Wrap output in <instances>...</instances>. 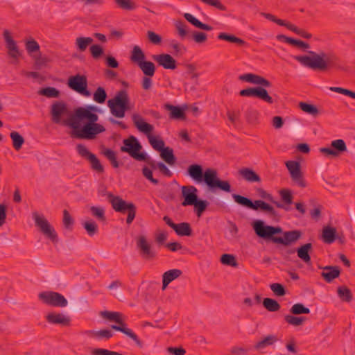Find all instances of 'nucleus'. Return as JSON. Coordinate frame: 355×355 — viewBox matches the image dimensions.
<instances>
[{"label":"nucleus","mask_w":355,"mask_h":355,"mask_svg":"<svg viewBox=\"0 0 355 355\" xmlns=\"http://www.w3.org/2000/svg\"><path fill=\"white\" fill-rule=\"evenodd\" d=\"M193 40L198 44L203 43L206 42L207 39V34L202 32H197L195 31L193 35Z\"/></svg>","instance_id":"64"},{"label":"nucleus","mask_w":355,"mask_h":355,"mask_svg":"<svg viewBox=\"0 0 355 355\" xmlns=\"http://www.w3.org/2000/svg\"><path fill=\"white\" fill-rule=\"evenodd\" d=\"M87 234L90 236H94L98 232V225L93 220H87L83 223Z\"/></svg>","instance_id":"46"},{"label":"nucleus","mask_w":355,"mask_h":355,"mask_svg":"<svg viewBox=\"0 0 355 355\" xmlns=\"http://www.w3.org/2000/svg\"><path fill=\"white\" fill-rule=\"evenodd\" d=\"M85 334L89 337L105 338L106 339H109L113 336L112 332L108 329H102L98 331L89 330L86 331Z\"/></svg>","instance_id":"43"},{"label":"nucleus","mask_w":355,"mask_h":355,"mask_svg":"<svg viewBox=\"0 0 355 355\" xmlns=\"http://www.w3.org/2000/svg\"><path fill=\"white\" fill-rule=\"evenodd\" d=\"M76 150L80 156L89 161L93 171L98 173H103L104 172V168L100 162V160L96 155L91 153L85 145L78 144L76 146Z\"/></svg>","instance_id":"12"},{"label":"nucleus","mask_w":355,"mask_h":355,"mask_svg":"<svg viewBox=\"0 0 355 355\" xmlns=\"http://www.w3.org/2000/svg\"><path fill=\"white\" fill-rule=\"evenodd\" d=\"M107 98V94L104 88L98 87L94 94V100L98 103H103Z\"/></svg>","instance_id":"52"},{"label":"nucleus","mask_w":355,"mask_h":355,"mask_svg":"<svg viewBox=\"0 0 355 355\" xmlns=\"http://www.w3.org/2000/svg\"><path fill=\"white\" fill-rule=\"evenodd\" d=\"M116 323L118 324V325H112V329L123 333L129 338L132 339L139 347L142 346V343L138 338L137 336L130 329L127 327V324L125 322V318L123 314L118 319V322Z\"/></svg>","instance_id":"20"},{"label":"nucleus","mask_w":355,"mask_h":355,"mask_svg":"<svg viewBox=\"0 0 355 355\" xmlns=\"http://www.w3.org/2000/svg\"><path fill=\"white\" fill-rule=\"evenodd\" d=\"M220 262L226 266L237 267L238 263L234 255L230 254H223L220 257Z\"/></svg>","instance_id":"51"},{"label":"nucleus","mask_w":355,"mask_h":355,"mask_svg":"<svg viewBox=\"0 0 355 355\" xmlns=\"http://www.w3.org/2000/svg\"><path fill=\"white\" fill-rule=\"evenodd\" d=\"M163 220L171 227L175 233L180 236H190L192 235V229L189 223L182 222L178 224L175 223L171 218L164 216Z\"/></svg>","instance_id":"18"},{"label":"nucleus","mask_w":355,"mask_h":355,"mask_svg":"<svg viewBox=\"0 0 355 355\" xmlns=\"http://www.w3.org/2000/svg\"><path fill=\"white\" fill-rule=\"evenodd\" d=\"M338 295L345 302H350L352 299L351 291L346 286H340L338 288Z\"/></svg>","instance_id":"49"},{"label":"nucleus","mask_w":355,"mask_h":355,"mask_svg":"<svg viewBox=\"0 0 355 355\" xmlns=\"http://www.w3.org/2000/svg\"><path fill=\"white\" fill-rule=\"evenodd\" d=\"M90 211L93 216L97 218L98 220L104 222L106 220L105 215V210L103 207L92 206Z\"/></svg>","instance_id":"50"},{"label":"nucleus","mask_w":355,"mask_h":355,"mask_svg":"<svg viewBox=\"0 0 355 355\" xmlns=\"http://www.w3.org/2000/svg\"><path fill=\"white\" fill-rule=\"evenodd\" d=\"M177 34L181 40H184L189 35L188 26L185 22L178 20L175 22Z\"/></svg>","instance_id":"37"},{"label":"nucleus","mask_w":355,"mask_h":355,"mask_svg":"<svg viewBox=\"0 0 355 355\" xmlns=\"http://www.w3.org/2000/svg\"><path fill=\"white\" fill-rule=\"evenodd\" d=\"M207 202L202 200H197L195 202V204H193L194 205L196 213L198 216V217H200L202 214L205 211L207 207Z\"/></svg>","instance_id":"54"},{"label":"nucleus","mask_w":355,"mask_h":355,"mask_svg":"<svg viewBox=\"0 0 355 355\" xmlns=\"http://www.w3.org/2000/svg\"><path fill=\"white\" fill-rule=\"evenodd\" d=\"M239 174L247 182H260L261 178L252 169L250 168H242L239 171Z\"/></svg>","instance_id":"28"},{"label":"nucleus","mask_w":355,"mask_h":355,"mask_svg":"<svg viewBox=\"0 0 355 355\" xmlns=\"http://www.w3.org/2000/svg\"><path fill=\"white\" fill-rule=\"evenodd\" d=\"M26 49L28 53H31L40 50V45L35 40H31L26 43Z\"/></svg>","instance_id":"62"},{"label":"nucleus","mask_w":355,"mask_h":355,"mask_svg":"<svg viewBox=\"0 0 355 355\" xmlns=\"http://www.w3.org/2000/svg\"><path fill=\"white\" fill-rule=\"evenodd\" d=\"M166 110L171 111L169 117L171 119H185V113L184 110L178 106H174L170 104H165Z\"/></svg>","instance_id":"30"},{"label":"nucleus","mask_w":355,"mask_h":355,"mask_svg":"<svg viewBox=\"0 0 355 355\" xmlns=\"http://www.w3.org/2000/svg\"><path fill=\"white\" fill-rule=\"evenodd\" d=\"M118 6L123 10H132L136 8L134 2L131 0H114Z\"/></svg>","instance_id":"55"},{"label":"nucleus","mask_w":355,"mask_h":355,"mask_svg":"<svg viewBox=\"0 0 355 355\" xmlns=\"http://www.w3.org/2000/svg\"><path fill=\"white\" fill-rule=\"evenodd\" d=\"M102 196H107L113 209L122 214L128 213L126 223L130 225L134 220L136 216L137 208L132 202H127L119 196H115L105 189L101 191Z\"/></svg>","instance_id":"5"},{"label":"nucleus","mask_w":355,"mask_h":355,"mask_svg":"<svg viewBox=\"0 0 355 355\" xmlns=\"http://www.w3.org/2000/svg\"><path fill=\"white\" fill-rule=\"evenodd\" d=\"M153 58L159 64V65L163 67L166 69H175L176 68V61L169 54L162 53L159 55H154Z\"/></svg>","instance_id":"23"},{"label":"nucleus","mask_w":355,"mask_h":355,"mask_svg":"<svg viewBox=\"0 0 355 355\" xmlns=\"http://www.w3.org/2000/svg\"><path fill=\"white\" fill-rule=\"evenodd\" d=\"M93 39L89 37H80L76 39V44L80 51H85L91 43Z\"/></svg>","instance_id":"48"},{"label":"nucleus","mask_w":355,"mask_h":355,"mask_svg":"<svg viewBox=\"0 0 355 355\" xmlns=\"http://www.w3.org/2000/svg\"><path fill=\"white\" fill-rule=\"evenodd\" d=\"M142 146L134 136H130L123 140V146L121 147V151L128 153L132 157L136 160H146L147 154L139 153Z\"/></svg>","instance_id":"9"},{"label":"nucleus","mask_w":355,"mask_h":355,"mask_svg":"<svg viewBox=\"0 0 355 355\" xmlns=\"http://www.w3.org/2000/svg\"><path fill=\"white\" fill-rule=\"evenodd\" d=\"M182 274L179 269H172L165 272L162 275V290H165L168 285Z\"/></svg>","instance_id":"26"},{"label":"nucleus","mask_w":355,"mask_h":355,"mask_svg":"<svg viewBox=\"0 0 355 355\" xmlns=\"http://www.w3.org/2000/svg\"><path fill=\"white\" fill-rule=\"evenodd\" d=\"M239 95L243 97H257L268 104L274 103L272 98L263 87H249L242 89L239 92Z\"/></svg>","instance_id":"15"},{"label":"nucleus","mask_w":355,"mask_h":355,"mask_svg":"<svg viewBox=\"0 0 355 355\" xmlns=\"http://www.w3.org/2000/svg\"><path fill=\"white\" fill-rule=\"evenodd\" d=\"M271 291L277 296H284L286 295V289L284 286L279 283H273L270 285Z\"/></svg>","instance_id":"56"},{"label":"nucleus","mask_w":355,"mask_h":355,"mask_svg":"<svg viewBox=\"0 0 355 355\" xmlns=\"http://www.w3.org/2000/svg\"><path fill=\"white\" fill-rule=\"evenodd\" d=\"M136 244L139 251L140 256L144 260L151 261L156 258V252L152 248L145 236H139L136 239Z\"/></svg>","instance_id":"14"},{"label":"nucleus","mask_w":355,"mask_h":355,"mask_svg":"<svg viewBox=\"0 0 355 355\" xmlns=\"http://www.w3.org/2000/svg\"><path fill=\"white\" fill-rule=\"evenodd\" d=\"M146 76L152 77L155 72V66L150 61H146L138 66Z\"/></svg>","instance_id":"40"},{"label":"nucleus","mask_w":355,"mask_h":355,"mask_svg":"<svg viewBox=\"0 0 355 355\" xmlns=\"http://www.w3.org/2000/svg\"><path fill=\"white\" fill-rule=\"evenodd\" d=\"M306 320L305 317H298L293 314L286 315L284 320L290 325L294 327L302 326Z\"/></svg>","instance_id":"42"},{"label":"nucleus","mask_w":355,"mask_h":355,"mask_svg":"<svg viewBox=\"0 0 355 355\" xmlns=\"http://www.w3.org/2000/svg\"><path fill=\"white\" fill-rule=\"evenodd\" d=\"M68 86L85 96L88 97L91 95L90 92L87 90V79L85 75L77 74L69 77Z\"/></svg>","instance_id":"13"},{"label":"nucleus","mask_w":355,"mask_h":355,"mask_svg":"<svg viewBox=\"0 0 355 355\" xmlns=\"http://www.w3.org/2000/svg\"><path fill=\"white\" fill-rule=\"evenodd\" d=\"M279 195L281 196L282 202L286 206L290 207V205L293 204V196L291 190L283 189L279 191Z\"/></svg>","instance_id":"45"},{"label":"nucleus","mask_w":355,"mask_h":355,"mask_svg":"<svg viewBox=\"0 0 355 355\" xmlns=\"http://www.w3.org/2000/svg\"><path fill=\"white\" fill-rule=\"evenodd\" d=\"M39 93L49 98H57L60 95V92L56 88L51 87L43 88Z\"/></svg>","instance_id":"53"},{"label":"nucleus","mask_w":355,"mask_h":355,"mask_svg":"<svg viewBox=\"0 0 355 355\" xmlns=\"http://www.w3.org/2000/svg\"><path fill=\"white\" fill-rule=\"evenodd\" d=\"M322 240L326 243H332L336 239V230L335 227L325 226L322 230Z\"/></svg>","instance_id":"33"},{"label":"nucleus","mask_w":355,"mask_h":355,"mask_svg":"<svg viewBox=\"0 0 355 355\" xmlns=\"http://www.w3.org/2000/svg\"><path fill=\"white\" fill-rule=\"evenodd\" d=\"M263 306L266 309L270 312H275L280 309V304L274 299L264 298L263 300Z\"/></svg>","instance_id":"41"},{"label":"nucleus","mask_w":355,"mask_h":355,"mask_svg":"<svg viewBox=\"0 0 355 355\" xmlns=\"http://www.w3.org/2000/svg\"><path fill=\"white\" fill-rule=\"evenodd\" d=\"M107 105L113 116L117 118L124 117L125 111L130 110L127 91H119L113 98L108 100Z\"/></svg>","instance_id":"6"},{"label":"nucleus","mask_w":355,"mask_h":355,"mask_svg":"<svg viewBox=\"0 0 355 355\" xmlns=\"http://www.w3.org/2000/svg\"><path fill=\"white\" fill-rule=\"evenodd\" d=\"M38 298L43 303L55 307H65L68 302L60 293L54 291H44L40 293Z\"/></svg>","instance_id":"10"},{"label":"nucleus","mask_w":355,"mask_h":355,"mask_svg":"<svg viewBox=\"0 0 355 355\" xmlns=\"http://www.w3.org/2000/svg\"><path fill=\"white\" fill-rule=\"evenodd\" d=\"M309 55H296L294 59L304 67L313 70L324 71L329 68L336 67L339 58L333 53H326L323 51L316 53L309 51Z\"/></svg>","instance_id":"4"},{"label":"nucleus","mask_w":355,"mask_h":355,"mask_svg":"<svg viewBox=\"0 0 355 355\" xmlns=\"http://www.w3.org/2000/svg\"><path fill=\"white\" fill-rule=\"evenodd\" d=\"M289 30L306 39H309L312 37L311 33H307L303 29L297 28L294 24L293 26H289Z\"/></svg>","instance_id":"59"},{"label":"nucleus","mask_w":355,"mask_h":355,"mask_svg":"<svg viewBox=\"0 0 355 355\" xmlns=\"http://www.w3.org/2000/svg\"><path fill=\"white\" fill-rule=\"evenodd\" d=\"M160 156L168 164L173 166L175 164L176 158L173 154V150L169 147H165L160 151Z\"/></svg>","instance_id":"34"},{"label":"nucleus","mask_w":355,"mask_h":355,"mask_svg":"<svg viewBox=\"0 0 355 355\" xmlns=\"http://www.w3.org/2000/svg\"><path fill=\"white\" fill-rule=\"evenodd\" d=\"M101 315L105 319H107L110 321H114L115 322H118V319L122 315L121 313L119 312H112L105 311L101 313Z\"/></svg>","instance_id":"57"},{"label":"nucleus","mask_w":355,"mask_h":355,"mask_svg":"<svg viewBox=\"0 0 355 355\" xmlns=\"http://www.w3.org/2000/svg\"><path fill=\"white\" fill-rule=\"evenodd\" d=\"M33 218L35 225L40 228L41 232L53 242L58 241V237L54 228L50 225L44 216L40 215L37 212L33 213Z\"/></svg>","instance_id":"11"},{"label":"nucleus","mask_w":355,"mask_h":355,"mask_svg":"<svg viewBox=\"0 0 355 355\" xmlns=\"http://www.w3.org/2000/svg\"><path fill=\"white\" fill-rule=\"evenodd\" d=\"M286 166L290 173L292 180L299 187L302 188L306 187V184L303 178L300 162L296 161H287Z\"/></svg>","instance_id":"17"},{"label":"nucleus","mask_w":355,"mask_h":355,"mask_svg":"<svg viewBox=\"0 0 355 355\" xmlns=\"http://www.w3.org/2000/svg\"><path fill=\"white\" fill-rule=\"evenodd\" d=\"M252 227L259 237L270 239L273 243L282 244L285 246L296 242L302 236V232L300 230L285 232L284 238L275 236V234L282 233V229L280 227L265 225L263 221L260 220L254 221Z\"/></svg>","instance_id":"2"},{"label":"nucleus","mask_w":355,"mask_h":355,"mask_svg":"<svg viewBox=\"0 0 355 355\" xmlns=\"http://www.w3.org/2000/svg\"><path fill=\"white\" fill-rule=\"evenodd\" d=\"M170 46L173 49L175 54H182L187 51L186 47L179 44L176 40H171L170 42Z\"/></svg>","instance_id":"60"},{"label":"nucleus","mask_w":355,"mask_h":355,"mask_svg":"<svg viewBox=\"0 0 355 355\" xmlns=\"http://www.w3.org/2000/svg\"><path fill=\"white\" fill-rule=\"evenodd\" d=\"M48 322L55 324L68 326L70 324V319L62 313H50L46 316Z\"/></svg>","instance_id":"25"},{"label":"nucleus","mask_w":355,"mask_h":355,"mask_svg":"<svg viewBox=\"0 0 355 355\" xmlns=\"http://www.w3.org/2000/svg\"><path fill=\"white\" fill-rule=\"evenodd\" d=\"M218 39L221 40H225L230 43H235L240 46L245 44V42L242 39L234 36V35H230L226 33H220L218 35Z\"/></svg>","instance_id":"38"},{"label":"nucleus","mask_w":355,"mask_h":355,"mask_svg":"<svg viewBox=\"0 0 355 355\" xmlns=\"http://www.w3.org/2000/svg\"><path fill=\"white\" fill-rule=\"evenodd\" d=\"M239 80L242 81H245L252 84L263 86L266 87H270L271 86V83L266 79L265 78L254 74V73H245L239 76Z\"/></svg>","instance_id":"22"},{"label":"nucleus","mask_w":355,"mask_h":355,"mask_svg":"<svg viewBox=\"0 0 355 355\" xmlns=\"http://www.w3.org/2000/svg\"><path fill=\"white\" fill-rule=\"evenodd\" d=\"M340 270L338 266H325L321 273L322 277L327 282H331L339 277Z\"/></svg>","instance_id":"27"},{"label":"nucleus","mask_w":355,"mask_h":355,"mask_svg":"<svg viewBox=\"0 0 355 355\" xmlns=\"http://www.w3.org/2000/svg\"><path fill=\"white\" fill-rule=\"evenodd\" d=\"M184 18L190 22L191 24L195 26L196 27L205 30V31H211L213 29L212 26L203 24L202 22L200 21L198 19H197L196 17H194L191 14L189 13H185L184 15Z\"/></svg>","instance_id":"35"},{"label":"nucleus","mask_w":355,"mask_h":355,"mask_svg":"<svg viewBox=\"0 0 355 355\" xmlns=\"http://www.w3.org/2000/svg\"><path fill=\"white\" fill-rule=\"evenodd\" d=\"M245 116L249 123H254L257 121L259 116V112L254 109H248L245 112Z\"/></svg>","instance_id":"61"},{"label":"nucleus","mask_w":355,"mask_h":355,"mask_svg":"<svg viewBox=\"0 0 355 355\" xmlns=\"http://www.w3.org/2000/svg\"><path fill=\"white\" fill-rule=\"evenodd\" d=\"M132 119L135 126L141 132L148 135L149 143L153 148L157 150L161 151L164 147V142L163 140H157L155 137L150 136L149 135L153 130V126L144 121V119L138 114H133Z\"/></svg>","instance_id":"7"},{"label":"nucleus","mask_w":355,"mask_h":355,"mask_svg":"<svg viewBox=\"0 0 355 355\" xmlns=\"http://www.w3.org/2000/svg\"><path fill=\"white\" fill-rule=\"evenodd\" d=\"M277 340V338L274 335H268L266 338H264L263 340L259 341L256 343V345L254 346V349L257 350H260L262 349H264L265 347L273 345L276 341Z\"/></svg>","instance_id":"36"},{"label":"nucleus","mask_w":355,"mask_h":355,"mask_svg":"<svg viewBox=\"0 0 355 355\" xmlns=\"http://www.w3.org/2000/svg\"><path fill=\"white\" fill-rule=\"evenodd\" d=\"M290 312L293 315L309 314L310 309L305 307L302 303H297L291 307Z\"/></svg>","instance_id":"47"},{"label":"nucleus","mask_w":355,"mask_h":355,"mask_svg":"<svg viewBox=\"0 0 355 355\" xmlns=\"http://www.w3.org/2000/svg\"><path fill=\"white\" fill-rule=\"evenodd\" d=\"M299 107L305 113L309 114L315 117L320 114L318 107L313 104H309L305 102H300Z\"/></svg>","instance_id":"39"},{"label":"nucleus","mask_w":355,"mask_h":355,"mask_svg":"<svg viewBox=\"0 0 355 355\" xmlns=\"http://www.w3.org/2000/svg\"><path fill=\"white\" fill-rule=\"evenodd\" d=\"M98 108L96 106L94 105H88L87 107H79L77 109L75 110L74 114L71 115L69 118L67 119H72V120H83L86 119V117H82L83 116H80L81 114L83 112H89L92 113V112H97Z\"/></svg>","instance_id":"32"},{"label":"nucleus","mask_w":355,"mask_h":355,"mask_svg":"<svg viewBox=\"0 0 355 355\" xmlns=\"http://www.w3.org/2000/svg\"><path fill=\"white\" fill-rule=\"evenodd\" d=\"M146 55L139 46H135L131 52L130 60L138 66L146 62Z\"/></svg>","instance_id":"31"},{"label":"nucleus","mask_w":355,"mask_h":355,"mask_svg":"<svg viewBox=\"0 0 355 355\" xmlns=\"http://www.w3.org/2000/svg\"><path fill=\"white\" fill-rule=\"evenodd\" d=\"M142 174L143 175L148 179L150 182H151L154 184H157L159 181L157 179H155L153 177L152 170L148 167H144L142 168Z\"/></svg>","instance_id":"63"},{"label":"nucleus","mask_w":355,"mask_h":355,"mask_svg":"<svg viewBox=\"0 0 355 355\" xmlns=\"http://www.w3.org/2000/svg\"><path fill=\"white\" fill-rule=\"evenodd\" d=\"M347 150V145L343 139H339L331 142V147L320 148V152L326 157H338Z\"/></svg>","instance_id":"16"},{"label":"nucleus","mask_w":355,"mask_h":355,"mask_svg":"<svg viewBox=\"0 0 355 355\" xmlns=\"http://www.w3.org/2000/svg\"><path fill=\"white\" fill-rule=\"evenodd\" d=\"M10 137L12 140V145L15 150H19L21 149L24 143V137L17 132L12 131L10 133Z\"/></svg>","instance_id":"44"},{"label":"nucleus","mask_w":355,"mask_h":355,"mask_svg":"<svg viewBox=\"0 0 355 355\" xmlns=\"http://www.w3.org/2000/svg\"><path fill=\"white\" fill-rule=\"evenodd\" d=\"M68 112L67 106L63 101H56L52 104L51 114L52 121L55 123H62L61 116Z\"/></svg>","instance_id":"19"},{"label":"nucleus","mask_w":355,"mask_h":355,"mask_svg":"<svg viewBox=\"0 0 355 355\" xmlns=\"http://www.w3.org/2000/svg\"><path fill=\"white\" fill-rule=\"evenodd\" d=\"M3 37L6 42V47L8 49V55L14 59H18L20 56V53L15 41L12 39L8 30L3 31Z\"/></svg>","instance_id":"24"},{"label":"nucleus","mask_w":355,"mask_h":355,"mask_svg":"<svg viewBox=\"0 0 355 355\" xmlns=\"http://www.w3.org/2000/svg\"><path fill=\"white\" fill-rule=\"evenodd\" d=\"M198 190L194 186H183L182 187V195L184 200L182 202V206L193 205L198 200Z\"/></svg>","instance_id":"21"},{"label":"nucleus","mask_w":355,"mask_h":355,"mask_svg":"<svg viewBox=\"0 0 355 355\" xmlns=\"http://www.w3.org/2000/svg\"><path fill=\"white\" fill-rule=\"evenodd\" d=\"M80 116L86 117L87 122L80 128V121L81 120L66 119L63 120L62 125L68 126L72 129L70 135L73 138L81 139H94L96 135L105 131L103 125L96 123L98 116L95 113L83 112Z\"/></svg>","instance_id":"1"},{"label":"nucleus","mask_w":355,"mask_h":355,"mask_svg":"<svg viewBox=\"0 0 355 355\" xmlns=\"http://www.w3.org/2000/svg\"><path fill=\"white\" fill-rule=\"evenodd\" d=\"M298 257L305 263H311V257L309 252L312 251V244L311 243H306L297 249Z\"/></svg>","instance_id":"29"},{"label":"nucleus","mask_w":355,"mask_h":355,"mask_svg":"<svg viewBox=\"0 0 355 355\" xmlns=\"http://www.w3.org/2000/svg\"><path fill=\"white\" fill-rule=\"evenodd\" d=\"M234 200L239 205L243 207H248L253 210H257L259 209L267 212L272 216H277V211L275 209L269 204L264 201L257 200L252 202L250 198L241 196L239 194H232Z\"/></svg>","instance_id":"8"},{"label":"nucleus","mask_w":355,"mask_h":355,"mask_svg":"<svg viewBox=\"0 0 355 355\" xmlns=\"http://www.w3.org/2000/svg\"><path fill=\"white\" fill-rule=\"evenodd\" d=\"M189 175L197 182L202 181L210 189H219L220 190L230 193L231 185L228 181L220 180L218 178L217 171L213 168H207L205 172L201 165L192 164L187 170Z\"/></svg>","instance_id":"3"},{"label":"nucleus","mask_w":355,"mask_h":355,"mask_svg":"<svg viewBox=\"0 0 355 355\" xmlns=\"http://www.w3.org/2000/svg\"><path fill=\"white\" fill-rule=\"evenodd\" d=\"M90 52L94 59H98L103 53L102 46L98 44H94L90 46Z\"/></svg>","instance_id":"58"}]
</instances>
